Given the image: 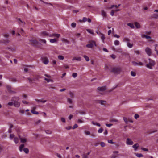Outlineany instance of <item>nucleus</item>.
Listing matches in <instances>:
<instances>
[{"instance_id":"1","label":"nucleus","mask_w":158,"mask_h":158,"mask_svg":"<svg viewBox=\"0 0 158 158\" xmlns=\"http://www.w3.org/2000/svg\"><path fill=\"white\" fill-rule=\"evenodd\" d=\"M19 98L18 97H15L12 98L11 102H9L7 105L9 106L14 105L15 107H19L20 105V103L19 102Z\"/></svg>"},{"instance_id":"2","label":"nucleus","mask_w":158,"mask_h":158,"mask_svg":"<svg viewBox=\"0 0 158 158\" xmlns=\"http://www.w3.org/2000/svg\"><path fill=\"white\" fill-rule=\"evenodd\" d=\"M148 64L146 65V67L150 69H152L153 67L156 64V62L155 61L149 58L148 59Z\"/></svg>"},{"instance_id":"3","label":"nucleus","mask_w":158,"mask_h":158,"mask_svg":"<svg viewBox=\"0 0 158 158\" xmlns=\"http://www.w3.org/2000/svg\"><path fill=\"white\" fill-rule=\"evenodd\" d=\"M111 71L113 72L114 73L119 74L121 73L122 69L121 68L119 67H115L112 69Z\"/></svg>"},{"instance_id":"4","label":"nucleus","mask_w":158,"mask_h":158,"mask_svg":"<svg viewBox=\"0 0 158 158\" xmlns=\"http://www.w3.org/2000/svg\"><path fill=\"white\" fill-rule=\"evenodd\" d=\"M94 45L95 47L97 46L96 44V42L94 41H92L91 43L90 44H88L86 45V47L88 48H92L93 47Z\"/></svg>"},{"instance_id":"5","label":"nucleus","mask_w":158,"mask_h":158,"mask_svg":"<svg viewBox=\"0 0 158 158\" xmlns=\"http://www.w3.org/2000/svg\"><path fill=\"white\" fill-rule=\"evenodd\" d=\"M145 51L149 56H150L152 54V51L151 49L148 47H147L145 49Z\"/></svg>"},{"instance_id":"6","label":"nucleus","mask_w":158,"mask_h":158,"mask_svg":"<svg viewBox=\"0 0 158 158\" xmlns=\"http://www.w3.org/2000/svg\"><path fill=\"white\" fill-rule=\"evenodd\" d=\"M60 34L56 33H53L52 34H50L48 35L49 37L55 38H56L57 39L60 37Z\"/></svg>"},{"instance_id":"7","label":"nucleus","mask_w":158,"mask_h":158,"mask_svg":"<svg viewBox=\"0 0 158 158\" xmlns=\"http://www.w3.org/2000/svg\"><path fill=\"white\" fill-rule=\"evenodd\" d=\"M126 143L127 145H131L133 144V142L131 139L127 138L126 141Z\"/></svg>"},{"instance_id":"8","label":"nucleus","mask_w":158,"mask_h":158,"mask_svg":"<svg viewBox=\"0 0 158 158\" xmlns=\"http://www.w3.org/2000/svg\"><path fill=\"white\" fill-rule=\"evenodd\" d=\"M30 43L34 46H36L38 43V42L35 40H30Z\"/></svg>"},{"instance_id":"9","label":"nucleus","mask_w":158,"mask_h":158,"mask_svg":"<svg viewBox=\"0 0 158 158\" xmlns=\"http://www.w3.org/2000/svg\"><path fill=\"white\" fill-rule=\"evenodd\" d=\"M111 66L109 64H106L105 66V69L107 71H111Z\"/></svg>"},{"instance_id":"10","label":"nucleus","mask_w":158,"mask_h":158,"mask_svg":"<svg viewBox=\"0 0 158 158\" xmlns=\"http://www.w3.org/2000/svg\"><path fill=\"white\" fill-rule=\"evenodd\" d=\"M106 89L105 86H102L101 87H98L97 88L98 92H100L104 91Z\"/></svg>"},{"instance_id":"11","label":"nucleus","mask_w":158,"mask_h":158,"mask_svg":"<svg viewBox=\"0 0 158 158\" xmlns=\"http://www.w3.org/2000/svg\"><path fill=\"white\" fill-rule=\"evenodd\" d=\"M42 62L45 64H47L49 63V60L47 58H44L42 59Z\"/></svg>"},{"instance_id":"12","label":"nucleus","mask_w":158,"mask_h":158,"mask_svg":"<svg viewBox=\"0 0 158 158\" xmlns=\"http://www.w3.org/2000/svg\"><path fill=\"white\" fill-rule=\"evenodd\" d=\"M73 61L77 60L78 61H80L81 60V58L80 57H74L72 59Z\"/></svg>"},{"instance_id":"13","label":"nucleus","mask_w":158,"mask_h":158,"mask_svg":"<svg viewBox=\"0 0 158 158\" xmlns=\"http://www.w3.org/2000/svg\"><path fill=\"white\" fill-rule=\"evenodd\" d=\"M49 40L50 42L52 43H57L58 41V40L56 38L50 39Z\"/></svg>"},{"instance_id":"14","label":"nucleus","mask_w":158,"mask_h":158,"mask_svg":"<svg viewBox=\"0 0 158 158\" xmlns=\"http://www.w3.org/2000/svg\"><path fill=\"white\" fill-rule=\"evenodd\" d=\"M100 35L101 38V39L102 40V42L103 43H105L104 40L105 39V36L102 33H100Z\"/></svg>"},{"instance_id":"15","label":"nucleus","mask_w":158,"mask_h":158,"mask_svg":"<svg viewBox=\"0 0 158 158\" xmlns=\"http://www.w3.org/2000/svg\"><path fill=\"white\" fill-rule=\"evenodd\" d=\"M139 147V144L138 143H136L132 146V147L134 149L135 151H137L138 148Z\"/></svg>"},{"instance_id":"16","label":"nucleus","mask_w":158,"mask_h":158,"mask_svg":"<svg viewBox=\"0 0 158 158\" xmlns=\"http://www.w3.org/2000/svg\"><path fill=\"white\" fill-rule=\"evenodd\" d=\"M101 15L103 17H105L107 16L106 12L103 10L101 11Z\"/></svg>"},{"instance_id":"17","label":"nucleus","mask_w":158,"mask_h":158,"mask_svg":"<svg viewBox=\"0 0 158 158\" xmlns=\"http://www.w3.org/2000/svg\"><path fill=\"white\" fill-rule=\"evenodd\" d=\"M141 37L142 38H146L147 39H149L151 38V37L150 36H149L147 35H144V34H142L141 35Z\"/></svg>"},{"instance_id":"18","label":"nucleus","mask_w":158,"mask_h":158,"mask_svg":"<svg viewBox=\"0 0 158 158\" xmlns=\"http://www.w3.org/2000/svg\"><path fill=\"white\" fill-rule=\"evenodd\" d=\"M90 34L94 35V32L92 30L90 29H87L86 30Z\"/></svg>"},{"instance_id":"19","label":"nucleus","mask_w":158,"mask_h":158,"mask_svg":"<svg viewBox=\"0 0 158 158\" xmlns=\"http://www.w3.org/2000/svg\"><path fill=\"white\" fill-rule=\"evenodd\" d=\"M19 138L21 142V143H25L26 141V139L25 138H20V137H19Z\"/></svg>"},{"instance_id":"20","label":"nucleus","mask_w":158,"mask_h":158,"mask_svg":"<svg viewBox=\"0 0 158 158\" xmlns=\"http://www.w3.org/2000/svg\"><path fill=\"white\" fill-rule=\"evenodd\" d=\"M84 134L86 135H90L91 133L90 131H86L84 132Z\"/></svg>"},{"instance_id":"21","label":"nucleus","mask_w":158,"mask_h":158,"mask_svg":"<svg viewBox=\"0 0 158 158\" xmlns=\"http://www.w3.org/2000/svg\"><path fill=\"white\" fill-rule=\"evenodd\" d=\"M127 47L130 48H132L133 46V44H132L130 43L129 42L127 43Z\"/></svg>"},{"instance_id":"22","label":"nucleus","mask_w":158,"mask_h":158,"mask_svg":"<svg viewBox=\"0 0 158 158\" xmlns=\"http://www.w3.org/2000/svg\"><path fill=\"white\" fill-rule=\"evenodd\" d=\"M24 144H21L19 146V151L21 152L23 151V149L24 147Z\"/></svg>"},{"instance_id":"23","label":"nucleus","mask_w":158,"mask_h":158,"mask_svg":"<svg viewBox=\"0 0 158 158\" xmlns=\"http://www.w3.org/2000/svg\"><path fill=\"white\" fill-rule=\"evenodd\" d=\"M127 25L130 27L132 28H134L135 27L133 23H128L127 24Z\"/></svg>"},{"instance_id":"24","label":"nucleus","mask_w":158,"mask_h":158,"mask_svg":"<svg viewBox=\"0 0 158 158\" xmlns=\"http://www.w3.org/2000/svg\"><path fill=\"white\" fill-rule=\"evenodd\" d=\"M58 58L59 60H63L64 59V56L62 55L58 56Z\"/></svg>"},{"instance_id":"25","label":"nucleus","mask_w":158,"mask_h":158,"mask_svg":"<svg viewBox=\"0 0 158 158\" xmlns=\"http://www.w3.org/2000/svg\"><path fill=\"white\" fill-rule=\"evenodd\" d=\"M135 25L137 28L140 27V25L139 23L137 22H135Z\"/></svg>"},{"instance_id":"26","label":"nucleus","mask_w":158,"mask_h":158,"mask_svg":"<svg viewBox=\"0 0 158 158\" xmlns=\"http://www.w3.org/2000/svg\"><path fill=\"white\" fill-rule=\"evenodd\" d=\"M110 122H118V120L116 119L113 118V119H110Z\"/></svg>"},{"instance_id":"27","label":"nucleus","mask_w":158,"mask_h":158,"mask_svg":"<svg viewBox=\"0 0 158 158\" xmlns=\"http://www.w3.org/2000/svg\"><path fill=\"white\" fill-rule=\"evenodd\" d=\"M119 41L118 40H116L114 41V44L116 46L119 45Z\"/></svg>"},{"instance_id":"28","label":"nucleus","mask_w":158,"mask_h":158,"mask_svg":"<svg viewBox=\"0 0 158 158\" xmlns=\"http://www.w3.org/2000/svg\"><path fill=\"white\" fill-rule=\"evenodd\" d=\"M84 57L87 61H89V57L86 55H84L83 56Z\"/></svg>"},{"instance_id":"29","label":"nucleus","mask_w":158,"mask_h":158,"mask_svg":"<svg viewBox=\"0 0 158 158\" xmlns=\"http://www.w3.org/2000/svg\"><path fill=\"white\" fill-rule=\"evenodd\" d=\"M14 142L16 143L17 144L18 143V139L17 137H15L14 139Z\"/></svg>"},{"instance_id":"30","label":"nucleus","mask_w":158,"mask_h":158,"mask_svg":"<svg viewBox=\"0 0 158 158\" xmlns=\"http://www.w3.org/2000/svg\"><path fill=\"white\" fill-rule=\"evenodd\" d=\"M135 155L138 157H142L143 156V155L141 153H136L135 154Z\"/></svg>"},{"instance_id":"31","label":"nucleus","mask_w":158,"mask_h":158,"mask_svg":"<svg viewBox=\"0 0 158 158\" xmlns=\"http://www.w3.org/2000/svg\"><path fill=\"white\" fill-rule=\"evenodd\" d=\"M31 113L33 114H38V112L35 111L34 110H31Z\"/></svg>"},{"instance_id":"32","label":"nucleus","mask_w":158,"mask_h":158,"mask_svg":"<svg viewBox=\"0 0 158 158\" xmlns=\"http://www.w3.org/2000/svg\"><path fill=\"white\" fill-rule=\"evenodd\" d=\"M36 100V101H37L38 102H41L43 103H44L47 101L45 100Z\"/></svg>"},{"instance_id":"33","label":"nucleus","mask_w":158,"mask_h":158,"mask_svg":"<svg viewBox=\"0 0 158 158\" xmlns=\"http://www.w3.org/2000/svg\"><path fill=\"white\" fill-rule=\"evenodd\" d=\"M23 151L25 153H27L29 152V150L28 148H25L23 149Z\"/></svg>"},{"instance_id":"34","label":"nucleus","mask_w":158,"mask_h":158,"mask_svg":"<svg viewBox=\"0 0 158 158\" xmlns=\"http://www.w3.org/2000/svg\"><path fill=\"white\" fill-rule=\"evenodd\" d=\"M61 41L63 42L68 43V40L64 38H62L61 40Z\"/></svg>"},{"instance_id":"35","label":"nucleus","mask_w":158,"mask_h":158,"mask_svg":"<svg viewBox=\"0 0 158 158\" xmlns=\"http://www.w3.org/2000/svg\"><path fill=\"white\" fill-rule=\"evenodd\" d=\"M77 122L78 123H83L84 121L81 119H79L77 120Z\"/></svg>"},{"instance_id":"36","label":"nucleus","mask_w":158,"mask_h":158,"mask_svg":"<svg viewBox=\"0 0 158 158\" xmlns=\"http://www.w3.org/2000/svg\"><path fill=\"white\" fill-rule=\"evenodd\" d=\"M76 23H73L71 24V27L73 28H75L76 26Z\"/></svg>"},{"instance_id":"37","label":"nucleus","mask_w":158,"mask_h":158,"mask_svg":"<svg viewBox=\"0 0 158 158\" xmlns=\"http://www.w3.org/2000/svg\"><path fill=\"white\" fill-rule=\"evenodd\" d=\"M132 64L135 66H137L138 65V63L135 61H132Z\"/></svg>"},{"instance_id":"38","label":"nucleus","mask_w":158,"mask_h":158,"mask_svg":"<svg viewBox=\"0 0 158 158\" xmlns=\"http://www.w3.org/2000/svg\"><path fill=\"white\" fill-rule=\"evenodd\" d=\"M18 22L20 25H22V24L23 23V21L20 19H18Z\"/></svg>"},{"instance_id":"39","label":"nucleus","mask_w":158,"mask_h":158,"mask_svg":"<svg viewBox=\"0 0 158 158\" xmlns=\"http://www.w3.org/2000/svg\"><path fill=\"white\" fill-rule=\"evenodd\" d=\"M153 17L155 18L158 19V14H154L153 15Z\"/></svg>"},{"instance_id":"40","label":"nucleus","mask_w":158,"mask_h":158,"mask_svg":"<svg viewBox=\"0 0 158 158\" xmlns=\"http://www.w3.org/2000/svg\"><path fill=\"white\" fill-rule=\"evenodd\" d=\"M45 132L47 134H51L52 131L50 130H46L45 131Z\"/></svg>"},{"instance_id":"41","label":"nucleus","mask_w":158,"mask_h":158,"mask_svg":"<svg viewBox=\"0 0 158 158\" xmlns=\"http://www.w3.org/2000/svg\"><path fill=\"white\" fill-rule=\"evenodd\" d=\"M44 80H46L48 83L52 81V80L51 79H48V78H44Z\"/></svg>"},{"instance_id":"42","label":"nucleus","mask_w":158,"mask_h":158,"mask_svg":"<svg viewBox=\"0 0 158 158\" xmlns=\"http://www.w3.org/2000/svg\"><path fill=\"white\" fill-rule=\"evenodd\" d=\"M131 75L132 76L135 77L136 76V73L133 71L131 72Z\"/></svg>"},{"instance_id":"43","label":"nucleus","mask_w":158,"mask_h":158,"mask_svg":"<svg viewBox=\"0 0 158 158\" xmlns=\"http://www.w3.org/2000/svg\"><path fill=\"white\" fill-rule=\"evenodd\" d=\"M14 137V135L13 134H10V138L11 140H12Z\"/></svg>"},{"instance_id":"44","label":"nucleus","mask_w":158,"mask_h":158,"mask_svg":"<svg viewBox=\"0 0 158 158\" xmlns=\"http://www.w3.org/2000/svg\"><path fill=\"white\" fill-rule=\"evenodd\" d=\"M103 130L102 128H100L98 129V133H101L102 132Z\"/></svg>"},{"instance_id":"45","label":"nucleus","mask_w":158,"mask_h":158,"mask_svg":"<svg viewBox=\"0 0 158 158\" xmlns=\"http://www.w3.org/2000/svg\"><path fill=\"white\" fill-rule=\"evenodd\" d=\"M77 74L76 73H73L72 74V76L74 78H75L77 76Z\"/></svg>"},{"instance_id":"46","label":"nucleus","mask_w":158,"mask_h":158,"mask_svg":"<svg viewBox=\"0 0 158 158\" xmlns=\"http://www.w3.org/2000/svg\"><path fill=\"white\" fill-rule=\"evenodd\" d=\"M123 119L124 121L125 122V123H127L128 121H127V118H126L124 117H123Z\"/></svg>"},{"instance_id":"47","label":"nucleus","mask_w":158,"mask_h":158,"mask_svg":"<svg viewBox=\"0 0 158 158\" xmlns=\"http://www.w3.org/2000/svg\"><path fill=\"white\" fill-rule=\"evenodd\" d=\"M139 115L136 114L135 115L134 117L135 119H137L139 117Z\"/></svg>"},{"instance_id":"48","label":"nucleus","mask_w":158,"mask_h":158,"mask_svg":"<svg viewBox=\"0 0 158 158\" xmlns=\"http://www.w3.org/2000/svg\"><path fill=\"white\" fill-rule=\"evenodd\" d=\"M78 127V125L77 124H75L74 126L73 127V129H74L76 128H77Z\"/></svg>"},{"instance_id":"49","label":"nucleus","mask_w":158,"mask_h":158,"mask_svg":"<svg viewBox=\"0 0 158 158\" xmlns=\"http://www.w3.org/2000/svg\"><path fill=\"white\" fill-rule=\"evenodd\" d=\"M138 65L143 66L144 64H143V63H142V62H139L138 63Z\"/></svg>"},{"instance_id":"50","label":"nucleus","mask_w":158,"mask_h":158,"mask_svg":"<svg viewBox=\"0 0 158 158\" xmlns=\"http://www.w3.org/2000/svg\"><path fill=\"white\" fill-rule=\"evenodd\" d=\"M82 20L84 22H86L87 20V19L86 17H83Z\"/></svg>"},{"instance_id":"51","label":"nucleus","mask_w":158,"mask_h":158,"mask_svg":"<svg viewBox=\"0 0 158 158\" xmlns=\"http://www.w3.org/2000/svg\"><path fill=\"white\" fill-rule=\"evenodd\" d=\"M108 142L110 143L111 144H114V143L112 141V140H108Z\"/></svg>"},{"instance_id":"52","label":"nucleus","mask_w":158,"mask_h":158,"mask_svg":"<svg viewBox=\"0 0 158 158\" xmlns=\"http://www.w3.org/2000/svg\"><path fill=\"white\" fill-rule=\"evenodd\" d=\"M91 137L93 138L96 135L94 133H91L90 135Z\"/></svg>"},{"instance_id":"53","label":"nucleus","mask_w":158,"mask_h":158,"mask_svg":"<svg viewBox=\"0 0 158 158\" xmlns=\"http://www.w3.org/2000/svg\"><path fill=\"white\" fill-rule=\"evenodd\" d=\"M19 111L21 113H24V111L22 109H20L19 110Z\"/></svg>"},{"instance_id":"54","label":"nucleus","mask_w":158,"mask_h":158,"mask_svg":"<svg viewBox=\"0 0 158 158\" xmlns=\"http://www.w3.org/2000/svg\"><path fill=\"white\" fill-rule=\"evenodd\" d=\"M111 57L113 59H114L116 58V56L112 54L111 55Z\"/></svg>"},{"instance_id":"55","label":"nucleus","mask_w":158,"mask_h":158,"mask_svg":"<svg viewBox=\"0 0 158 158\" xmlns=\"http://www.w3.org/2000/svg\"><path fill=\"white\" fill-rule=\"evenodd\" d=\"M106 125L109 127H110L112 125V124H106Z\"/></svg>"},{"instance_id":"56","label":"nucleus","mask_w":158,"mask_h":158,"mask_svg":"<svg viewBox=\"0 0 158 158\" xmlns=\"http://www.w3.org/2000/svg\"><path fill=\"white\" fill-rule=\"evenodd\" d=\"M56 156L58 158H61V156L60 154H59L57 153Z\"/></svg>"},{"instance_id":"57","label":"nucleus","mask_w":158,"mask_h":158,"mask_svg":"<svg viewBox=\"0 0 158 158\" xmlns=\"http://www.w3.org/2000/svg\"><path fill=\"white\" fill-rule=\"evenodd\" d=\"M101 145L102 147H104L105 146V143L103 142H102L101 143Z\"/></svg>"},{"instance_id":"58","label":"nucleus","mask_w":158,"mask_h":158,"mask_svg":"<svg viewBox=\"0 0 158 158\" xmlns=\"http://www.w3.org/2000/svg\"><path fill=\"white\" fill-rule=\"evenodd\" d=\"M12 82H15L17 81L16 79L15 78H12L10 80Z\"/></svg>"},{"instance_id":"59","label":"nucleus","mask_w":158,"mask_h":158,"mask_svg":"<svg viewBox=\"0 0 158 158\" xmlns=\"http://www.w3.org/2000/svg\"><path fill=\"white\" fill-rule=\"evenodd\" d=\"M68 101L69 103H72V100L71 99L68 98Z\"/></svg>"},{"instance_id":"60","label":"nucleus","mask_w":158,"mask_h":158,"mask_svg":"<svg viewBox=\"0 0 158 158\" xmlns=\"http://www.w3.org/2000/svg\"><path fill=\"white\" fill-rule=\"evenodd\" d=\"M141 149L145 151H148V149L146 148H141Z\"/></svg>"},{"instance_id":"61","label":"nucleus","mask_w":158,"mask_h":158,"mask_svg":"<svg viewBox=\"0 0 158 158\" xmlns=\"http://www.w3.org/2000/svg\"><path fill=\"white\" fill-rule=\"evenodd\" d=\"M114 10H111V12H110V15L112 16H113L114 15Z\"/></svg>"},{"instance_id":"62","label":"nucleus","mask_w":158,"mask_h":158,"mask_svg":"<svg viewBox=\"0 0 158 158\" xmlns=\"http://www.w3.org/2000/svg\"><path fill=\"white\" fill-rule=\"evenodd\" d=\"M22 102L23 104H27L28 103L27 102L23 100L22 101Z\"/></svg>"},{"instance_id":"63","label":"nucleus","mask_w":158,"mask_h":158,"mask_svg":"<svg viewBox=\"0 0 158 158\" xmlns=\"http://www.w3.org/2000/svg\"><path fill=\"white\" fill-rule=\"evenodd\" d=\"M82 156V158H88L87 156L85 154L83 155Z\"/></svg>"},{"instance_id":"64","label":"nucleus","mask_w":158,"mask_h":158,"mask_svg":"<svg viewBox=\"0 0 158 158\" xmlns=\"http://www.w3.org/2000/svg\"><path fill=\"white\" fill-rule=\"evenodd\" d=\"M61 120L63 122L65 123V119L64 118H61Z\"/></svg>"}]
</instances>
